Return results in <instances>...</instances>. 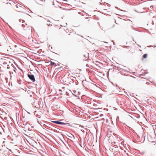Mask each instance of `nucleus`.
<instances>
[{
    "label": "nucleus",
    "mask_w": 156,
    "mask_h": 156,
    "mask_svg": "<svg viewBox=\"0 0 156 156\" xmlns=\"http://www.w3.org/2000/svg\"><path fill=\"white\" fill-rule=\"evenodd\" d=\"M144 9V8H143L142 9H141L140 10V11H141L140 12H139L135 9H134V11H135L136 12L141 13H143L144 12V11H143V10Z\"/></svg>",
    "instance_id": "6e6552de"
},
{
    "label": "nucleus",
    "mask_w": 156,
    "mask_h": 156,
    "mask_svg": "<svg viewBox=\"0 0 156 156\" xmlns=\"http://www.w3.org/2000/svg\"><path fill=\"white\" fill-rule=\"evenodd\" d=\"M23 128H25V126L23 127Z\"/></svg>",
    "instance_id": "393cba45"
},
{
    "label": "nucleus",
    "mask_w": 156,
    "mask_h": 156,
    "mask_svg": "<svg viewBox=\"0 0 156 156\" xmlns=\"http://www.w3.org/2000/svg\"><path fill=\"white\" fill-rule=\"evenodd\" d=\"M31 127H32V128H34V126H31Z\"/></svg>",
    "instance_id": "5701e85b"
},
{
    "label": "nucleus",
    "mask_w": 156,
    "mask_h": 156,
    "mask_svg": "<svg viewBox=\"0 0 156 156\" xmlns=\"http://www.w3.org/2000/svg\"><path fill=\"white\" fill-rule=\"evenodd\" d=\"M16 7L17 8L16 10L19 12H21L24 9L23 7L18 5H16Z\"/></svg>",
    "instance_id": "7ed1b4c3"
},
{
    "label": "nucleus",
    "mask_w": 156,
    "mask_h": 156,
    "mask_svg": "<svg viewBox=\"0 0 156 156\" xmlns=\"http://www.w3.org/2000/svg\"><path fill=\"white\" fill-rule=\"evenodd\" d=\"M107 10L106 9H104L103 10V11L104 12H105V13L107 14Z\"/></svg>",
    "instance_id": "ddd939ff"
},
{
    "label": "nucleus",
    "mask_w": 156,
    "mask_h": 156,
    "mask_svg": "<svg viewBox=\"0 0 156 156\" xmlns=\"http://www.w3.org/2000/svg\"><path fill=\"white\" fill-rule=\"evenodd\" d=\"M21 81V80H18V81H17V82H18V83L19 84H21V83H20Z\"/></svg>",
    "instance_id": "4468645a"
},
{
    "label": "nucleus",
    "mask_w": 156,
    "mask_h": 156,
    "mask_svg": "<svg viewBox=\"0 0 156 156\" xmlns=\"http://www.w3.org/2000/svg\"><path fill=\"white\" fill-rule=\"evenodd\" d=\"M28 89L27 88H25L24 89H22L23 90H25L26 92H27L28 94H30L31 93V91Z\"/></svg>",
    "instance_id": "39448f33"
},
{
    "label": "nucleus",
    "mask_w": 156,
    "mask_h": 156,
    "mask_svg": "<svg viewBox=\"0 0 156 156\" xmlns=\"http://www.w3.org/2000/svg\"><path fill=\"white\" fill-rule=\"evenodd\" d=\"M137 45H138L139 47H141V46H140V45H138V44H137Z\"/></svg>",
    "instance_id": "412c9836"
},
{
    "label": "nucleus",
    "mask_w": 156,
    "mask_h": 156,
    "mask_svg": "<svg viewBox=\"0 0 156 156\" xmlns=\"http://www.w3.org/2000/svg\"><path fill=\"white\" fill-rule=\"evenodd\" d=\"M73 95H74V96H75V97H77V96L76 95H75V94H73Z\"/></svg>",
    "instance_id": "6ab92c4d"
},
{
    "label": "nucleus",
    "mask_w": 156,
    "mask_h": 156,
    "mask_svg": "<svg viewBox=\"0 0 156 156\" xmlns=\"http://www.w3.org/2000/svg\"><path fill=\"white\" fill-rule=\"evenodd\" d=\"M84 59L85 60L87 61L88 59V54H87L86 55H84Z\"/></svg>",
    "instance_id": "0eeeda50"
},
{
    "label": "nucleus",
    "mask_w": 156,
    "mask_h": 156,
    "mask_svg": "<svg viewBox=\"0 0 156 156\" xmlns=\"http://www.w3.org/2000/svg\"><path fill=\"white\" fill-rule=\"evenodd\" d=\"M51 122L55 123L56 124H57L58 125H67L68 126H70V124L69 123H65L63 122H62L58 121H51Z\"/></svg>",
    "instance_id": "f257e3e1"
},
{
    "label": "nucleus",
    "mask_w": 156,
    "mask_h": 156,
    "mask_svg": "<svg viewBox=\"0 0 156 156\" xmlns=\"http://www.w3.org/2000/svg\"><path fill=\"white\" fill-rule=\"evenodd\" d=\"M112 41V42H113V44H115V42H114V41Z\"/></svg>",
    "instance_id": "a211bd4d"
},
{
    "label": "nucleus",
    "mask_w": 156,
    "mask_h": 156,
    "mask_svg": "<svg viewBox=\"0 0 156 156\" xmlns=\"http://www.w3.org/2000/svg\"><path fill=\"white\" fill-rule=\"evenodd\" d=\"M15 47H16V45H15Z\"/></svg>",
    "instance_id": "cd10ccee"
},
{
    "label": "nucleus",
    "mask_w": 156,
    "mask_h": 156,
    "mask_svg": "<svg viewBox=\"0 0 156 156\" xmlns=\"http://www.w3.org/2000/svg\"><path fill=\"white\" fill-rule=\"evenodd\" d=\"M67 25V23H66V26H66Z\"/></svg>",
    "instance_id": "aec40b11"
},
{
    "label": "nucleus",
    "mask_w": 156,
    "mask_h": 156,
    "mask_svg": "<svg viewBox=\"0 0 156 156\" xmlns=\"http://www.w3.org/2000/svg\"><path fill=\"white\" fill-rule=\"evenodd\" d=\"M27 76L33 82L35 81V77L34 75L32 74L31 73H30V74H28Z\"/></svg>",
    "instance_id": "f03ea898"
},
{
    "label": "nucleus",
    "mask_w": 156,
    "mask_h": 156,
    "mask_svg": "<svg viewBox=\"0 0 156 156\" xmlns=\"http://www.w3.org/2000/svg\"><path fill=\"white\" fill-rule=\"evenodd\" d=\"M119 147H120V148L121 149V147H120V146H119Z\"/></svg>",
    "instance_id": "c756f323"
},
{
    "label": "nucleus",
    "mask_w": 156,
    "mask_h": 156,
    "mask_svg": "<svg viewBox=\"0 0 156 156\" xmlns=\"http://www.w3.org/2000/svg\"><path fill=\"white\" fill-rule=\"evenodd\" d=\"M30 97H31V96H32V95H30Z\"/></svg>",
    "instance_id": "bb28decb"
},
{
    "label": "nucleus",
    "mask_w": 156,
    "mask_h": 156,
    "mask_svg": "<svg viewBox=\"0 0 156 156\" xmlns=\"http://www.w3.org/2000/svg\"><path fill=\"white\" fill-rule=\"evenodd\" d=\"M48 26H52V24H48Z\"/></svg>",
    "instance_id": "f3484780"
},
{
    "label": "nucleus",
    "mask_w": 156,
    "mask_h": 156,
    "mask_svg": "<svg viewBox=\"0 0 156 156\" xmlns=\"http://www.w3.org/2000/svg\"><path fill=\"white\" fill-rule=\"evenodd\" d=\"M145 136L144 135V134H142V139H143V141L144 142L145 140Z\"/></svg>",
    "instance_id": "f8f14e48"
},
{
    "label": "nucleus",
    "mask_w": 156,
    "mask_h": 156,
    "mask_svg": "<svg viewBox=\"0 0 156 156\" xmlns=\"http://www.w3.org/2000/svg\"><path fill=\"white\" fill-rule=\"evenodd\" d=\"M50 65L51 66H56L57 65H56V64L55 62H53L52 61L50 62Z\"/></svg>",
    "instance_id": "1a4fd4ad"
},
{
    "label": "nucleus",
    "mask_w": 156,
    "mask_h": 156,
    "mask_svg": "<svg viewBox=\"0 0 156 156\" xmlns=\"http://www.w3.org/2000/svg\"><path fill=\"white\" fill-rule=\"evenodd\" d=\"M112 152H113V154H115V155H116L117 154H118V151L116 150H115L113 151H112Z\"/></svg>",
    "instance_id": "9d476101"
},
{
    "label": "nucleus",
    "mask_w": 156,
    "mask_h": 156,
    "mask_svg": "<svg viewBox=\"0 0 156 156\" xmlns=\"http://www.w3.org/2000/svg\"><path fill=\"white\" fill-rule=\"evenodd\" d=\"M147 54H145L143 55V57L144 58H146L147 57Z\"/></svg>",
    "instance_id": "9b49d317"
},
{
    "label": "nucleus",
    "mask_w": 156,
    "mask_h": 156,
    "mask_svg": "<svg viewBox=\"0 0 156 156\" xmlns=\"http://www.w3.org/2000/svg\"><path fill=\"white\" fill-rule=\"evenodd\" d=\"M9 151H10L12 152V151H11V150H9Z\"/></svg>",
    "instance_id": "a878e982"
},
{
    "label": "nucleus",
    "mask_w": 156,
    "mask_h": 156,
    "mask_svg": "<svg viewBox=\"0 0 156 156\" xmlns=\"http://www.w3.org/2000/svg\"><path fill=\"white\" fill-rule=\"evenodd\" d=\"M114 144H115V143H115V142H114Z\"/></svg>",
    "instance_id": "b1692460"
},
{
    "label": "nucleus",
    "mask_w": 156,
    "mask_h": 156,
    "mask_svg": "<svg viewBox=\"0 0 156 156\" xmlns=\"http://www.w3.org/2000/svg\"><path fill=\"white\" fill-rule=\"evenodd\" d=\"M115 147L112 146V147H110L111 149H112V151L116 150V148H118L117 145H115Z\"/></svg>",
    "instance_id": "423d86ee"
},
{
    "label": "nucleus",
    "mask_w": 156,
    "mask_h": 156,
    "mask_svg": "<svg viewBox=\"0 0 156 156\" xmlns=\"http://www.w3.org/2000/svg\"><path fill=\"white\" fill-rule=\"evenodd\" d=\"M25 24H26V25H27V24H26V23H25Z\"/></svg>",
    "instance_id": "2f4dec72"
},
{
    "label": "nucleus",
    "mask_w": 156,
    "mask_h": 156,
    "mask_svg": "<svg viewBox=\"0 0 156 156\" xmlns=\"http://www.w3.org/2000/svg\"><path fill=\"white\" fill-rule=\"evenodd\" d=\"M25 25L24 24H23L22 25V26L23 27H25Z\"/></svg>",
    "instance_id": "dca6fc26"
},
{
    "label": "nucleus",
    "mask_w": 156,
    "mask_h": 156,
    "mask_svg": "<svg viewBox=\"0 0 156 156\" xmlns=\"http://www.w3.org/2000/svg\"><path fill=\"white\" fill-rule=\"evenodd\" d=\"M27 113L28 114H30V112H27Z\"/></svg>",
    "instance_id": "4be33fe9"
},
{
    "label": "nucleus",
    "mask_w": 156,
    "mask_h": 156,
    "mask_svg": "<svg viewBox=\"0 0 156 156\" xmlns=\"http://www.w3.org/2000/svg\"><path fill=\"white\" fill-rule=\"evenodd\" d=\"M61 27H63V26H62V25H61Z\"/></svg>",
    "instance_id": "7c9ffc66"
},
{
    "label": "nucleus",
    "mask_w": 156,
    "mask_h": 156,
    "mask_svg": "<svg viewBox=\"0 0 156 156\" xmlns=\"http://www.w3.org/2000/svg\"><path fill=\"white\" fill-rule=\"evenodd\" d=\"M21 20L22 21V23H24V20H21V19H20V20H19V21L20 22H21Z\"/></svg>",
    "instance_id": "2eb2a0df"
},
{
    "label": "nucleus",
    "mask_w": 156,
    "mask_h": 156,
    "mask_svg": "<svg viewBox=\"0 0 156 156\" xmlns=\"http://www.w3.org/2000/svg\"><path fill=\"white\" fill-rule=\"evenodd\" d=\"M52 124V125H55H55L53 124Z\"/></svg>",
    "instance_id": "c85d7f7f"
},
{
    "label": "nucleus",
    "mask_w": 156,
    "mask_h": 156,
    "mask_svg": "<svg viewBox=\"0 0 156 156\" xmlns=\"http://www.w3.org/2000/svg\"><path fill=\"white\" fill-rule=\"evenodd\" d=\"M67 136L68 137L70 138L72 140H74L75 139L74 136L71 134L70 133L69 135H67Z\"/></svg>",
    "instance_id": "20e7f679"
},
{
    "label": "nucleus",
    "mask_w": 156,
    "mask_h": 156,
    "mask_svg": "<svg viewBox=\"0 0 156 156\" xmlns=\"http://www.w3.org/2000/svg\"><path fill=\"white\" fill-rule=\"evenodd\" d=\"M0 134H1V133L0 132Z\"/></svg>",
    "instance_id": "473e14b6"
}]
</instances>
